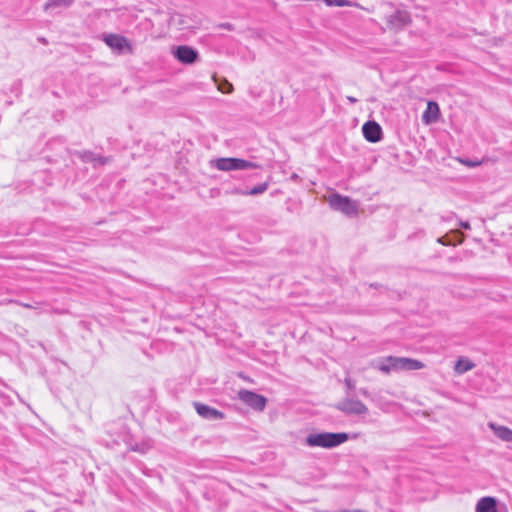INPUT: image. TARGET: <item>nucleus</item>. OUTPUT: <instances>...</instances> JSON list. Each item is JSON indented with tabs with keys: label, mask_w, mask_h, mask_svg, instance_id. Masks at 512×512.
Instances as JSON below:
<instances>
[{
	"label": "nucleus",
	"mask_w": 512,
	"mask_h": 512,
	"mask_svg": "<svg viewBox=\"0 0 512 512\" xmlns=\"http://www.w3.org/2000/svg\"><path fill=\"white\" fill-rule=\"evenodd\" d=\"M349 439V436L345 432L332 433V432H321L311 433L305 438V444L308 447H321L325 449L335 448Z\"/></svg>",
	"instance_id": "nucleus-1"
},
{
	"label": "nucleus",
	"mask_w": 512,
	"mask_h": 512,
	"mask_svg": "<svg viewBox=\"0 0 512 512\" xmlns=\"http://www.w3.org/2000/svg\"><path fill=\"white\" fill-rule=\"evenodd\" d=\"M212 167L220 171L248 170L259 166L251 161L240 158H217L210 161Z\"/></svg>",
	"instance_id": "nucleus-2"
},
{
	"label": "nucleus",
	"mask_w": 512,
	"mask_h": 512,
	"mask_svg": "<svg viewBox=\"0 0 512 512\" xmlns=\"http://www.w3.org/2000/svg\"><path fill=\"white\" fill-rule=\"evenodd\" d=\"M328 203L334 210L340 211L347 216H356L359 212V204L347 196L334 193L329 196Z\"/></svg>",
	"instance_id": "nucleus-3"
},
{
	"label": "nucleus",
	"mask_w": 512,
	"mask_h": 512,
	"mask_svg": "<svg viewBox=\"0 0 512 512\" xmlns=\"http://www.w3.org/2000/svg\"><path fill=\"white\" fill-rule=\"evenodd\" d=\"M336 409L345 413L346 415H366L368 407L356 398L346 397L336 404Z\"/></svg>",
	"instance_id": "nucleus-4"
},
{
	"label": "nucleus",
	"mask_w": 512,
	"mask_h": 512,
	"mask_svg": "<svg viewBox=\"0 0 512 512\" xmlns=\"http://www.w3.org/2000/svg\"><path fill=\"white\" fill-rule=\"evenodd\" d=\"M238 398L244 404L256 411H263L267 403V399L263 395L246 389H241L238 391Z\"/></svg>",
	"instance_id": "nucleus-5"
},
{
	"label": "nucleus",
	"mask_w": 512,
	"mask_h": 512,
	"mask_svg": "<svg viewBox=\"0 0 512 512\" xmlns=\"http://www.w3.org/2000/svg\"><path fill=\"white\" fill-rule=\"evenodd\" d=\"M175 58L183 64H193L198 60V51L190 46L181 45L174 51Z\"/></svg>",
	"instance_id": "nucleus-6"
},
{
	"label": "nucleus",
	"mask_w": 512,
	"mask_h": 512,
	"mask_svg": "<svg viewBox=\"0 0 512 512\" xmlns=\"http://www.w3.org/2000/svg\"><path fill=\"white\" fill-rule=\"evenodd\" d=\"M410 21V15L406 11L398 10L388 17L387 25L389 29L397 31L407 26Z\"/></svg>",
	"instance_id": "nucleus-7"
},
{
	"label": "nucleus",
	"mask_w": 512,
	"mask_h": 512,
	"mask_svg": "<svg viewBox=\"0 0 512 512\" xmlns=\"http://www.w3.org/2000/svg\"><path fill=\"white\" fill-rule=\"evenodd\" d=\"M364 138L371 143H376L382 138L381 126L375 121H368L362 127Z\"/></svg>",
	"instance_id": "nucleus-8"
},
{
	"label": "nucleus",
	"mask_w": 512,
	"mask_h": 512,
	"mask_svg": "<svg viewBox=\"0 0 512 512\" xmlns=\"http://www.w3.org/2000/svg\"><path fill=\"white\" fill-rule=\"evenodd\" d=\"M104 41L110 48L118 52H122L125 48H127L129 52L132 51L128 39L124 36L118 34H108L104 37Z\"/></svg>",
	"instance_id": "nucleus-9"
},
{
	"label": "nucleus",
	"mask_w": 512,
	"mask_h": 512,
	"mask_svg": "<svg viewBox=\"0 0 512 512\" xmlns=\"http://www.w3.org/2000/svg\"><path fill=\"white\" fill-rule=\"evenodd\" d=\"M193 406H194L196 412L204 419L218 420V419L224 418V414L221 411H219L215 408H212L206 404L194 402Z\"/></svg>",
	"instance_id": "nucleus-10"
},
{
	"label": "nucleus",
	"mask_w": 512,
	"mask_h": 512,
	"mask_svg": "<svg viewBox=\"0 0 512 512\" xmlns=\"http://www.w3.org/2000/svg\"><path fill=\"white\" fill-rule=\"evenodd\" d=\"M440 115L439 105L434 101H429L427 103V108L422 115V121L425 124H431L438 120Z\"/></svg>",
	"instance_id": "nucleus-11"
},
{
	"label": "nucleus",
	"mask_w": 512,
	"mask_h": 512,
	"mask_svg": "<svg viewBox=\"0 0 512 512\" xmlns=\"http://www.w3.org/2000/svg\"><path fill=\"white\" fill-rule=\"evenodd\" d=\"M400 357L388 356L380 361L377 368L383 373H390L391 371H400Z\"/></svg>",
	"instance_id": "nucleus-12"
},
{
	"label": "nucleus",
	"mask_w": 512,
	"mask_h": 512,
	"mask_svg": "<svg viewBox=\"0 0 512 512\" xmlns=\"http://www.w3.org/2000/svg\"><path fill=\"white\" fill-rule=\"evenodd\" d=\"M475 512H497V501L494 497L481 498L475 508Z\"/></svg>",
	"instance_id": "nucleus-13"
},
{
	"label": "nucleus",
	"mask_w": 512,
	"mask_h": 512,
	"mask_svg": "<svg viewBox=\"0 0 512 512\" xmlns=\"http://www.w3.org/2000/svg\"><path fill=\"white\" fill-rule=\"evenodd\" d=\"M488 427L494 434L505 442H512V430L506 426L497 425L494 422H489Z\"/></svg>",
	"instance_id": "nucleus-14"
},
{
	"label": "nucleus",
	"mask_w": 512,
	"mask_h": 512,
	"mask_svg": "<svg viewBox=\"0 0 512 512\" xmlns=\"http://www.w3.org/2000/svg\"><path fill=\"white\" fill-rule=\"evenodd\" d=\"M400 371H411V370H420L424 368V363L412 359V358H406V357H400Z\"/></svg>",
	"instance_id": "nucleus-15"
},
{
	"label": "nucleus",
	"mask_w": 512,
	"mask_h": 512,
	"mask_svg": "<svg viewBox=\"0 0 512 512\" xmlns=\"http://www.w3.org/2000/svg\"><path fill=\"white\" fill-rule=\"evenodd\" d=\"M475 367V364L467 358H459L454 366V370L457 374H463Z\"/></svg>",
	"instance_id": "nucleus-16"
},
{
	"label": "nucleus",
	"mask_w": 512,
	"mask_h": 512,
	"mask_svg": "<svg viewBox=\"0 0 512 512\" xmlns=\"http://www.w3.org/2000/svg\"><path fill=\"white\" fill-rule=\"evenodd\" d=\"M78 155H79V157L84 162H98L99 164H105L106 163V159L105 158L100 157V156L97 157L91 151L79 152Z\"/></svg>",
	"instance_id": "nucleus-17"
},
{
	"label": "nucleus",
	"mask_w": 512,
	"mask_h": 512,
	"mask_svg": "<svg viewBox=\"0 0 512 512\" xmlns=\"http://www.w3.org/2000/svg\"><path fill=\"white\" fill-rule=\"evenodd\" d=\"M169 25L177 29H183L186 25L185 17L182 14L174 13L170 16Z\"/></svg>",
	"instance_id": "nucleus-18"
},
{
	"label": "nucleus",
	"mask_w": 512,
	"mask_h": 512,
	"mask_svg": "<svg viewBox=\"0 0 512 512\" xmlns=\"http://www.w3.org/2000/svg\"><path fill=\"white\" fill-rule=\"evenodd\" d=\"M74 3V0H48L44 5V10L47 11L55 7H70Z\"/></svg>",
	"instance_id": "nucleus-19"
},
{
	"label": "nucleus",
	"mask_w": 512,
	"mask_h": 512,
	"mask_svg": "<svg viewBox=\"0 0 512 512\" xmlns=\"http://www.w3.org/2000/svg\"><path fill=\"white\" fill-rule=\"evenodd\" d=\"M268 187H269L268 182H264V183L254 186L250 190H246L245 192H243V195H250V196L259 195V194L264 193L268 189Z\"/></svg>",
	"instance_id": "nucleus-20"
},
{
	"label": "nucleus",
	"mask_w": 512,
	"mask_h": 512,
	"mask_svg": "<svg viewBox=\"0 0 512 512\" xmlns=\"http://www.w3.org/2000/svg\"><path fill=\"white\" fill-rule=\"evenodd\" d=\"M323 2L329 6H337V7H345V6H351V2L348 0H323Z\"/></svg>",
	"instance_id": "nucleus-21"
},
{
	"label": "nucleus",
	"mask_w": 512,
	"mask_h": 512,
	"mask_svg": "<svg viewBox=\"0 0 512 512\" xmlns=\"http://www.w3.org/2000/svg\"><path fill=\"white\" fill-rule=\"evenodd\" d=\"M218 89L223 93H231L233 91V85L229 83L227 80H224L221 84H219Z\"/></svg>",
	"instance_id": "nucleus-22"
},
{
	"label": "nucleus",
	"mask_w": 512,
	"mask_h": 512,
	"mask_svg": "<svg viewBox=\"0 0 512 512\" xmlns=\"http://www.w3.org/2000/svg\"><path fill=\"white\" fill-rule=\"evenodd\" d=\"M461 163H463L464 165L468 166V167H477L479 165H481V161H472V160H468V159H465V160H460Z\"/></svg>",
	"instance_id": "nucleus-23"
},
{
	"label": "nucleus",
	"mask_w": 512,
	"mask_h": 512,
	"mask_svg": "<svg viewBox=\"0 0 512 512\" xmlns=\"http://www.w3.org/2000/svg\"><path fill=\"white\" fill-rule=\"evenodd\" d=\"M10 302H13L15 304H18L24 308H27V309H36L37 308V305H33V304H30V303H23V302H19V301H13L11 300Z\"/></svg>",
	"instance_id": "nucleus-24"
},
{
	"label": "nucleus",
	"mask_w": 512,
	"mask_h": 512,
	"mask_svg": "<svg viewBox=\"0 0 512 512\" xmlns=\"http://www.w3.org/2000/svg\"><path fill=\"white\" fill-rule=\"evenodd\" d=\"M344 384L347 387V389H349V390H352L355 388V382L349 377L344 379Z\"/></svg>",
	"instance_id": "nucleus-25"
},
{
	"label": "nucleus",
	"mask_w": 512,
	"mask_h": 512,
	"mask_svg": "<svg viewBox=\"0 0 512 512\" xmlns=\"http://www.w3.org/2000/svg\"><path fill=\"white\" fill-rule=\"evenodd\" d=\"M459 226H460L461 228H463V229H466V230H469V229L471 228V226H470L469 222H467V221H462V220H460V221H459Z\"/></svg>",
	"instance_id": "nucleus-26"
},
{
	"label": "nucleus",
	"mask_w": 512,
	"mask_h": 512,
	"mask_svg": "<svg viewBox=\"0 0 512 512\" xmlns=\"http://www.w3.org/2000/svg\"><path fill=\"white\" fill-rule=\"evenodd\" d=\"M246 190H241L239 188H235L231 191L232 194H236V195H243V192H245Z\"/></svg>",
	"instance_id": "nucleus-27"
},
{
	"label": "nucleus",
	"mask_w": 512,
	"mask_h": 512,
	"mask_svg": "<svg viewBox=\"0 0 512 512\" xmlns=\"http://www.w3.org/2000/svg\"><path fill=\"white\" fill-rule=\"evenodd\" d=\"M438 242H439V243H441V244H443V245H450V242H449V241H447L444 237L439 238V239H438Z\"/></svg>",
	"instance_id": "nucleus-28"
},
{
	"label": "nucleus",
	"mask_w": 512,
	"mask_h": 512,
	"mask_svg": "<svg viewBox=\"0 0 512 512\" xmlns=\"http://www.w3.org/2000/svg\"><path fill=\"white\" fill-rule=\"evenodd\" d=\"M455 234H457L459 236V239H458V243L461 244L463 242V234L459 231H456Z\"/></svg>",
	"instance_id": "nucleus-29"
},
{
	"label": "nucleus",
	"mask_w": 512,
	"mask_h": 512,
	"mask_svg": "<svg viewBox=\"0 0 512 512\" xmlns=\"http://www.w3.org/2000/svg\"><path fill=\"white\" fill-rule=\"evenodd\" d=\"M347 100H348L351 104H355V103L358 101L355 97H352V96H347Z\"/></svg>",
	"instance_id": "nucleus-30"
},
{
	"label": "nucleus",
	"mask_w": 512,
	"mask_h": 512,
	"mask_svg": "<svg viewBox=\"0 0 512 512\" xmlns=\"http://www.w3.org/2000/svg\"><path fill=\"white\" fill-rule=\"evenodd\" d=\"M361 394L364 395V396H367L368 395V391L366 389H361L360 390Z\"/></svg>",
	"instance_id": "nucleus-31"
}]
</instances>
